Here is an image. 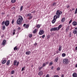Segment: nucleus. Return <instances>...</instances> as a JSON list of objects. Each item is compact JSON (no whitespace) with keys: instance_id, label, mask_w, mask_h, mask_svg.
<instances>
[{"instance_id":"nucleus-1","label":"nucleus","mask_w":77,"mask_h":77,"mask_svg":"<svg viewBox=\"0 0 77 77\" xmlns=\"http://www.w3.org/2000/svg\"><path fill=\"white\" fill-rule=\"evenodd\" d=\"M18 19L17 21V23L19 25L21 24V23L23 20V18L21 16H20L18 17Z\"/></svg>"},{"instance_id":"nucleus-2","label":"nucleus","mask_w":77,"mask_h":77,"mask_svg":"<svg viewBox=\"0 0 77 77\" xmlns=\"http://www.w3.org/2000/svg\"><path fill=\"white\" fill-rule=\"evenodd\" d=\"M62 12L61 11H60L59 10H58L57 11L56 13V15L54 16L55 17H56V18H59L60 17V16L62 15Z\"/></svg>"},{"instance_id":"nucleus-3","label":"nucleus","mask_w":77,"mask_h":77,"mask_svg":"<svg viewBox=\"0 0 77 77\" xmlns=\"http://www.w3.org/2000/svg\"><path fill=\"white\" fill-rule=\"evenodd\" d=\"M68 60L67 59H64L63 60V63L64 64H65L66 65L68 64Z\"/></svg>"},{"instance_id":"nucleus-4","label":"nucleus","mask_w":77,"mask_h":77,"mask_svg":"<svg viewBox=\"0 0 77 77\" xmlns=\"http://www.w3.org/2000/svg\"><path fill=\"white\" fill-rule=\"evenodd\" d=\"M16 64H17L16 66H18V65H19V62H17V60H15L14 61L13 64L15 66L16 65Z\"/></svg>"},{"instance_id":"nucleus-5","label":"nucleus","mask_w":77,"mask_h":77,"mask_svg":"<svg viewBox=\"0 0 77 77\" xmlns=\"http://www.w3.org/2000/svg\"><path fill=\"white\" fill-rule=\"evenodd\" d=\"M44 33V31L43 29H41L40 30L39 33V35H43Z\"/></svg>"},{"instance_id":"nucleus-6","label":"nucleus","mask_w":77,"mask_h":77,"mask_svg":"<svg viewBox=\"0 0 77 77\" xmlns=\"http://www.w3.org/2000/svg\"><path fill=\"white\" fill-rule=\"evenodd\" d=\"M5 24L6 26H8L9 25V21L6 20L5 23Z\"/></svg>"},{"instance_id":"nucleus-7","label":"nucleus","mask_w":77,"mask_h":77,"mask_svg":"<svg viewBox=\"0 0 77 77\" xmlns=\"http://www.w3.org/2000/svg\"><path fill=\"white\" fill-rule=\"evenodd\" d=\"M27 17H29V20H30L33 17V16L32 15V14L30 13L28 14H27Z\"/></svg>"},{"instance_id":"nucleus-8","label":"nucleus","mask_w":77,"mask_h":77,"mask_svg":"<svg viewBox=\"0 0 77 77\" xmlns=\"http://www.w3.org/2000/svg\"><path fill=\"white\" fill-rule=\"evenodd\" d=\"M56 19H57V18H56L55 17H54V19L52 21V23L53 24H54L55 22H56Z\"/></svg>"},{"instance_id":"nucleus-9","label":"nucleus","mask_w":77,"mask_h":77,"mask_svg":"<svg viewBox=\"0 0 77 77\" xmlns=\"http://www.w3.org/2000/svg\"><path fill=\"white\" fill-rule=\"evenodd\" d=\"M57 28L54 27L51 29L50 30L51 32H52V31H55V30L57 31Z\"/></svg>"},{"instance_id":"nucleus-10","label":"nucleus","mask_w":77,"mask_h":77,"mask_svg":"<svg viewBox=\"0 0 77 77\" xmlns=\"http://www.w3.org/2000/svg\"><path fill=\"white\" fill-rule=\"evenodd\" d=\"M62 27V25H60L58 27H57V30H59Z\"/></svg>"},{"instance_id":"nucleus-11","label":"nucleus","mask_w":77,"mask_h":77,"mask_svg":"<svg viewBox=\"0 0 77 77\" xmlns=\"http://www.w3.org/2000/svg\"><path fill=\"white\" fill-rule=\"evenodd\" d=\"M43 73V72H42V71H40L39 72L38 74V75H39V76H41V75H42Z\"/></svg>"},{"instance_id":"nucleus-12","label":"nucleus","mask_w":77,"mask_h":77,"mask_svg":"<svg viewBox=\"0 0 77 77\" xmlns=\"http://www.w3.org/2000/svg\"><path fill=\"white\" fill-rule=\"evenodd\" d=\"M77 24L76 22L74 21L72 23V25L74 26H76Z\"/></svg>"},{"instance_id":"nucleus-13","label":"nucleus","mask_w":77,"mask_h":77,"mask_svg":"<svg viewBox=\"0 0 77 77\" xmlns=\"http://www.w3.org/2000/svg\"><path fill=\"white\" fill-rule=\"evenodd\" d=\"M6 62V60H2V63L3 64L5 63Z\"/></svg>"},{"instance_id":"nucleus-14","label":"nucleus","mask_w":77,"mask_h":77,"mask_svg":"<svg viewBox=\"0 0 77 77\" xmlns=\"http://www.w3.org/2000/svg\"><path fill=\"white\" fill-rule=\"evenodd\" d=\"M72 76L73 77H77V73H73Z\"/></svg>"},{"instance_id":"nucleus-15","label":"nucleus","mask_w":77,"mask_h":77,"mask_svg":"<svg viewBox=\"0 0 77 77\" xmlns=\"http://www.w3.org/2000/svg\"><path fill=\"white\" fill-rule=\"evenodd\" d=\"M6 40H4L3 41V42H2L3 45H5V44H6Z\"/></svg>"},{"instance_id":"nucleus-16","label":"nucleus","mask_w":77,"mask_h":77,"mask_svg":"<svg viewBox=\"0 0 77 77\" xmlns=\"http://www.w3.org/2000/svg\"><path fill=\"white\" fill-rule=\"evenodd\" d=\"M65 18H63L61 20V22L63 23V22L65 21Z\"/></svg>"},{"instance_id":"nucleus-17","label":"nucleus","mask_w":77,"mask_h":77,"mask_svg":"<svg viewBox=\"0 0 77 77\" xmlns=\"http://www.w3.org/2000/svg\"><path fill=\"white\" fill-rule=\"evenodd\" d=\"M59 51H61L62 50V46H59Z\"/></svg>"},{"instance_id":"nucleus-18","label":"nucleus","mask_w":77,"mask_h":77,"mask_svg":"<svg viewBox=\"0 0 77 77\" xmlns=\"http://www.w3.org/2000/svg\"><path fill=\"white\" fill-rule=\"evenodd\" d=\"M10 64V60H8L7 63V65H9Z\"/></svg>"},{"instance_id":"nucleus-19","label":"nucleus","mask_w":77,"mask_h":77,"mask_svg":"<svg viewBox=\"0 0 77 77\" xmlns=\"http://www.w3.org/2000/svg\"><path fill=\"white\" fill-rule=\"evenodd\" d=\"M30 54V51H27L26 52V54H28L29 55V54Z\"/></svg>"},{"instance_id":"nucleus-20","label":"nucleus","mask_w":77,"mask_h":77,"mask_svg":"<svg viewBox=\"0 0 77 77\" xmlns=\"http://www.w3.org/2000/svg\"><path fill=\"white\" fill-rule=\"evenodd\" d=\"M59 60V58L57 57L55 59V62H57V60Z\"/></svg>"},{"instance_id":"nucleus-21","label":"nucleus","mask_w":77,"mask_h":77,"mask_svg":"<svg viewBox=\"0 0 77 77\" xmlns=\"http://www.w3.org/2000/svg\"><path fill=\"white\" fill-rule=\"evenodd\" d=\"M62 57H65L66 56V54L65 53H63L62 54Z\"/></svg>"},{"instance_id":"nucleus-22","label":"nucleus","mask_w":77,"mask_h":77,"mask_svg":"<svg viewBox=\"0 0 77 77\" xmlns=\"http://www.w3.org/2000/svg\"><path fill=\"white\" fill-rule=\"evenodd\" d=\"M56 6V2H54L53 3V6Z\"/></svg>"},{"instance_id":"nucleus-23","label":"nucleus","mask_w":77,"mask_h":77,"mask_svg":"<svg viewBox=\"0 0 77 77\" xmlns=\"http://www.w3.org/2000/svg\"><path fill=\"white\" fill-rule=\"evenodd\" d=\"M5 26L4 25L2 26V29L3 30H5Z\"/></svg>"},{"instance_id":"nucleus-24","label":"nucleus","mask_w":77,"mask_h":77,"mask_svg":"<svg viewBox=\"0 0 77 77\" xmlns=\"http://www.w3.org/2000/svg\"><path fill=\"white\" fill-rule=\"evenodd\" d=\"M29 27V25H26L25 27L26 29H27Z\"/></svg>"},{"instance_id":"nucleus-25","label":"nucleus","mask_w":77,"mask_h":77,"mask_svg":"<svg viewBox=\"0 0 77 77\" xmlns=\"http://www.w3.org/2000/svg\"><path fill=\"white\" fill-rule=\"evenodd\" d=\"M77 33V30H75L74 31H73V33L74 34H76Z\"/></svg>"},{"instance_id":"nucleus-26","label":"nucleus","mask_w":77,"mask_h":77,"mask_svg":"<svg viewBox=\"0 0 77 77\" xmlns=\"http://www.w3.org/2000/svg\"><path fill=\"white\" fill-rule=\"evenodd\" d=\"M69 30V27H67L66 29V32H67Z\"/></svg>"},{"instance_id":"nucleus-27","label":"nucleus","mask_w":77,"mask_h":77,"mask_svg":"<svg viewBox=\"0 0 77 77\" xmlns=\"http://www.w3.org/2000/svg\"><path fill=\"white\" fill-rule=\"evenodd\" d=\"M18 49V48H17V46H15V47L14 48V50H17Z\"/></svg>"},{"instance_id":"nucleus-28","label":"nucleus","mask_w":77,"mask_h":77,"mask_svg":"<svg viewBox=\"0 0 77 77\" xmlns=\"http://www.w3.org/2000/svg\"><path fill=\"white\" fill-rule=\"evenodd\" d=\"M15 32H16V30L15 29H14L13 30V35H15Z\"/></svg>"},{"instance_id":"nucleus-29","label":"nucleus","mask_w":77,"mask_h":77,"mask_svg":"<svg viewBox=\"0 0 77 77\" xmlns=\"http://www.w3.org/2000/svg\"><path fill=\"white\" fill-rule=\"evenodd\" d=\"M16 1V0H11V2L12 3H15V1Z\"/></svg>"},{"instance_id":"nucleus-30","label":"nucleus","mask_w":77,"mask_h":77,"mask_svg":"<svg viewBox=\"0 0 77 77\" xmlns=\"http://www.w3.org/2000/svg\"><path fill=\"white\" fill-rule=\"evenodd\" d=\"M14 72V70H12L11 71V74H14V72Z\"/></svg>"},{"instance_id":"nucleus-31","label":"nucleus","mask_w":77,"mask_h":77,"mask_svg":"<svg viewBox=\"0 0 77 77\" xmlns=\"http://www.w3.org/2000/svg\"><path fill=\"white\" fill-rule=\"evenodd\" d=\"M29 38H32V34H29Z\"/></svg>"},{"instance_id":"nucleus-32","label":"nucleus","mask_w":77,"mask_h":77,"mask_svg":"<svg viewBox=\"0 0 77 77\" xmlns=\"http://www.w3.org/2000/svg\"><path fill=\"white\" fill-rule=\"evenodd\" d=\"M37 28H39L40 27V25H38L36 26Z\"/></svg>"},{"instance_id":"nucleus-33","label":"nucleus","mask_w":77,"mask_h":77,"mask_svg":"<svg viewBox=\"0 0 77 77\" xmlns=\"http://www.w3.org/2000/svg\"><path fill=\"white\" fill-rule=\"evenodd\" d=\"M60 69V68L59 67H58L57 68V71H59Z\"/></svg>"},{"instance_id":"nucleus-34","label":"nucleus","mask_w":77,"mask_h":77,"mask_svg":"<svg viewBox=\"0 0 77 77\" xmlns=\"http://www.w3.org/2000/svg\"><path fill=\"white\" fill-rule=\"evenodd\" d=\"M77 13V8H76L75 9V14H76Z\"/></svg>"},{"instance_id":"nucleus-35","label":"nucleus","mask_w":77,"mask_h":77,"mask_svg":"<svg viewBox=\"0 0 77 77\" xmlns=\"http://www.w3.org/2000/svg\"><path fill=\"white\" fill-rule=\"evenodd\" d=\"M45 65H46V64H45V63H44L43 64V67H44V66H45Z\"/></svg>"},{"instance_id":"nucleus-36","label":"nucleus","mask_w":77,"mask_h":77,"mask_svg":"<svg viewBox=\"0 0 77 77\" xmlns=\"http://www.w3.org/2000/svg\"><path fill=\"white\" fill-rule=\"evenodd\" d=\"M69 38H70V37H71V33L70 32V34L69 35Z\"/></svg>"},{"instance_id":"nucleus-37","label":"nucleus","mask_w":77,"mask_h":77,"mask_svg":"<svg viewBox=\"0 0 77 77\" xmlns=\"http://www.w3.org/2000/svg\"><path fill=\"white\" fill-rule=\"evenodd\" d=\"M24 68H25V67H23L21 71H24Z\"/></svg>"},{"instance_id":"nucleus-38","label":"nucleus","mask_w":77,"mask_h":77,"mask_svg":"<svg viewBox=\"0 0 77 77\" xmlns=\"http://www.w3.org/2000/svg\"><path fill=\"white\" fill-rule=\"evenodd\" d=\"M5 21H3L2 23V25H4V24H5Z\"/></svg>"},{"instance_id":"nucleus-39","label":"nucleus","mask_w":77,"mask_h":77,"mask_svg":"<svg viewBox=\"0 0 77 77\" xmlns=\"http://www.w3.org/2000/svg\"><path fill=\"white\" fill-rule=\"evenodd\" d=\"M54 77H59V75H55L54 76Z\"/></svg>"},{"instance_id":"nucleus-40","label":"nucleus","mask_w":77,"mask_h":77,"mask_svg":"<svg viewBox=\"0 0 77 77\" xmlns=\"http://www.w3.org/2000/svg\"><path fill=\"white\" fill-rule=\"evenodd\" d=\"M23 6H21V7L20 8V10L21 11H22V10H23Z\"/></svg>"},{"instance_id":"nucleus-41","label":"nucleus","mask_w":77,"mask_h":77,"mask_svg":"<svg viewBox=\"0 0 77 77\" xmlns=\"http://www.w3.org/2000/svg\"><path fill=\"white\" fill-rule=\"evenodd\" d=\"M12 24H14V19L12 20V21L11 22Z\"/></svg>"},{"instance_id":"nucleus-42","label":"nucleus","mask_w":77,"mask_h":77,"mask_svg":"<svg viewBox=\"0 0 77 77\" xmlns=\"http://www.w3.org/2000/svg\"><path fill=\"white\" fill-rule=\"evenodd\" d=\"M36 30H34L33 32V33H36Z\"/></svg>"},{"instance_id":"nucleus-43","label":"nucleus","mask_w":77,"mask_h":77,"mask_svg":"<svg viewBox=\"0 0 77 77\" xmlns=\"http://www.w3.org/2000/svg\"><path fill=\"white\" fill-rule=\"evenodd\" d=\"M53 64V63L52 62H50L49 63L50 65L51 66Z\"/></svg>"},{"instance_id":"nucleus-44","label":"nucleus","mask_w":77,"mask_h":77,"mask_svg":"<svg viewBox=\"0 0 77 77\" xmlns=\"http://www.w3.org/2000/svg\"><path fill=\"white\" fill-rule=\"evenodd\" d=\"M45 35H42V38H45Z\"/></svg>"},{"instance_id":"nucleus-45","label":"nucleus","mask_w":77,"mask_h":77,"mask_svg":"<svg viewBox=\"0 0 77 77\" xmlns=\"http://www.w3.org/2000/svg\"><path fill=\"white\" fill-rule=\"evenodd\" d=\"M72 22V20H71L69 22V24H71Z\"/></svg>"},{"instance_id":"nucleus-46","label":"nucleus","mask_w":77,"mask_h":77,"mask_svg":"<svg viewBox=\"0 0 77 77\" xmlns=\"http://www.w3.org/2000/svg\"><path fill=\"white\" fill-rule=\"evenodd\" d=\"M35 12H36V11H33L32 12H31V13H35Z\"/></svg>"},{"instance_id":"nucleus-47","label":"nucleus","mask_w":77,"mask_h":77,"mask_svg":"<svg viewBox=\"0 0 77 77\" xmlns=\"http://www.w3.org/2000/svg\"><path fill=\"white\" fill-rule=\"evenodd\" d=\"M26 24L25 23L23 24V27H26Z\"/></svg>"},{"instance_id":"nucleus-48","label":"nucleus","mask_w":77,"mask_h":77,"mask_svg":"<svg viewBox=\"0 0 77 77\" xmlns=\"http://www.w3.org/2000/svg\"><path fill=\"white\" fill-rule=\"evenodd\" d=\"M61 77H64V75L63 74H62L61 75Z\"/></svg>"},{"instance_id":"nucleus-49","label":"nucleus","mask_w":77,"mask_h":77,"mask_svg":"<svg viewBox=\"0 0 77 77\" xmlns=\"http://www.w3.org/2000/svg\"><path fill=\"white\" fill-rule=\"evenodd\" d=\"M18 30H20L21 29V28L20 27H18Z\"/></svg>"},{"instance_id":"nucleus-50","label":"nucleus","mask_w":77,"mask_h":77,"mask_svg":"<svg viewBox=\"0 0 77 77\" xmlns=\"http://www.w3.org/2000/svg\"><path fill=\"white\" fill-rule=\"evenodd\" d=\"M51 69H54V66H52L51 68Z\"/></svg>"},{"instance_id":"nucleus-51","label":"nucleus","mask_w":77,"mask_h":77,"mask_svg":"<svg viewBox=\"0 0 77 77\" xmlns=\"http://www.w3.org/2000/svg\"><path fill=\"white\" fill-rule=\"evenodd\" d=\"M66 8H69V5L67 6Z\"/></svg>"},{"instance_id":"nucleus-52","label":"nucleus","mask_w":77,"mask_h":77,"mask_svg":"<svg viewBox=\"0 0 77 77\" xmlns=\"http://www.w3.org/2000/svg\"><path fill=\"white\" fill-rule=\"evenodd\" d=\"M48 63H49L48 61V62H46V64H47V65H48Z\"/></svg>"},{"instance_id":"nucleus-53","label":"nucleus","mask_w":77,"mask_h":77,"mask_svg":"<svg viewBox=\"0 0 77 77\" xmlns=\"http://www.w3.org/2000/svg\"><path fill=\"white\" fill-rule=\"evenodd\" d=\"M12 9H13V10H14V9H15V7H13L12 8Z\"/></svg>"},{"instance_id":"nucleus-54","label":"nucleus","mask_w":77,"mask_h":77,"mask_svg":"<svg viewBox=\"0 0 77 77\" xmlns=\"http://www.w3.org/2000/svg\"><path fill=\"white\" fill-rule=\"evenodd\" d=\"M42 67H40V68H39V69H40V70H41V69H42Z\"/></svg>"},{"instance_id":"nucleus-55","label":"nucleus","mask_w":77,"mask_h":77,"mask_svg":"<svg viewBox=\"0 0 77 77\" xmlns=\"http://www.w3.org/2000/svg\"><path fill=\"white\" fill-rule=\"evenodd\" d=\"M46 77H49V75H47L46 76Z\"/></svg>"},{"instance_id":"nucleus-56","label":"nucleus","mask_w":77,"mask_h":77,"mask_svg":"<svg viewBox=\"0 0 77 77\" xmlns=\"http://www.w3.org/2000/svg\"><path fill=\"white\" fill-rule=\"evenodd\" d=\"M75 30H77V26L76 28H75Z\"/></svg>"},{"instance_id":"nucleus-57","label":"nucleus","mask_w":77,"mask_h":77,"mask_svg":"<svg viewBox=\"0 0 77 77\" xmlns=\"http://www.w3.org/2000/svg\"><path fill=\"white\" fill-rule=\"evenodd\" d=\"M34 45H37V43H35L34 44Z\"/></svg>"},{"instance_id":"nucleus-58","label":"nucleus","mask_w":77,"mask_h":77,"mask_svg":"<svg viewBox=\"0 0 77 77\" xmlns=\"http://www.w3.org/2000/svg\"><path fill=\"white\" fill-rule=\"evenodd\" d=\"M59 53V51H57L56 52V53L57 54V53Z\"/></svg>"},{"instance_id":"nucleus-59","label":"nucleus","mask_w":77,"mask_h":77,"mask_svg":"<svg viewBox=\"0 0 77 77\" xmlns=\"http://www.w3.org/2000/svg\"><path fill=\"white\" fill-rule=\"evenodd\" d=\"M75 50H77V47H75Z\"/></svg>"},{"instance_id":"nucleus-60","label":"nucleus","mask_w":77,"mask_h":77,"mask_svg":"<svg viewBox=\"0 0 77 77\" xmlns=\"http://www.w3.org/2000/svg\"><path fill=\"white\" fill-rule=\"evenodd\" d=\"M2 15H4V13H2Z\"/></svg>"},{"instance_id":"nucleus-61","label":"nucleus","mask_w":77,"mask_h":77,"mask_svg":"<svg viewBox=\"0 0 77 77\" xmlns=\"http://www.w3.org/2000/svg\"><path fill=\"white\" fill-rule=\"evenodd\" d=\"M72 10V11H74V10H75L74 8H73Z\"/></svg>"},{"instance_id":"nucleus-62","label":"nucleus","mask_w":77,"mask_h":77,"mask_svg":"<svg viewBox=\"0 0 77 77\" xmlns=\"http://www.w3.org/2000/svg\"><path fill=\"white\" fill-rule=\"evenodd\" d=\"M75 66L76 67H77V64H76Z\"/></svg>"},{"instance_id":"nucleus-63","label":"nucleus","mask_w":77,"mask_h":77,"mask_svg":"<svg viewBox=\"0 0 77 77\" xmlns=\"http://www.w3.org/2000/svg\"><path fill=\"white\" fill-rule=\"evenodd\" d=\"M70 12H71V11H72L71 10H70Z\"/></svg>"}]
</instances>
